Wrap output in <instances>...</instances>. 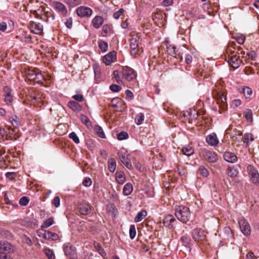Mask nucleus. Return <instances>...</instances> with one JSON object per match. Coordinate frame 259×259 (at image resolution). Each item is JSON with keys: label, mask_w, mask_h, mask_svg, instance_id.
<instances>
[{"label": "nucleus", "mask_w": 259, "mask_h": 259, "mask_svg": "<svg viewBox=\"0 0 259 259\" xmlns=\"http://www.w3.org/2000/svg\"><path fill=\"white\" fill-rule=\"evenodd\" d=\"M175 215L180 221L186 223L190 219L191 213L188 207L177 205L175 207Z\"/></svg>", "instance_id": "1"}, {"label": "nucleus", "mask_w": 259, "mask_h": 259, "mask_svg": "<svg viewBox=\"0 0 259 259\" xmlns=\"http://www.w3.org/2000/svg\"><path fill=\"white\" fill-rule=\"evenodd\" d=\"M26 76L28 80L34 81L38 83H42L44 79L42 74L36 69L28 70L26 72Z\"/></svg>", "instance_id": "2"}, {"label": "nucleus", "mask_w": 259, "mask_h": 259, "mask_svg": "<svg viewBox=\"0 0 259 259\" xmlns=\"http://www.w3.org/2000/svg\"><path fill=\"white\" fill-rule=\"evenodd\" d=\"M121 75L123 78L127 81L133 80L137 77L136 72L133 69L128 66L122 67Z\"/></svg>", "instance_id": "3"}, {"label": "nucleus", "mask_w": 259, "mask_h": 259, "mask_svg": "<svg viewBox=\"0 0 259 259\" xmlns=\"http://www.w3.org/2000/svg\"><path fill=\"white\" fill-rule=\"evenodd\" d=\"M30 100L35 105L40 106L45 102L42 94L40 92H35L30 96Z\"/></svg>", "instance_id": "4"}, {"label": "nucleus", "mask_w": 259, "mask_h": 259, "mask_svg": "<svg viewBox=\"0 0 259 259\" xmlns=\"http://www.w3.org/2000/svg\"><path fill=\"white\" fill-rule=\"evenodd\" d=\"M240 229L245 236L250 234V227L248 222L243 218H241L238 220Z\"/></svg>", "instance_id": "5"}, {"label": "nucleus", "mask_w": 259, "mask_h": 259, "mask_svg": "<svg viewBox=\"0 0 259 259\" xmlns=\"http://www.w3.org/2000/svg\"><path fill=\"white\" fill-rule=\"evenodd\" d=\"M192 237L195 241H203L206 237V233L203 229L196 228L193 231Z\"/></svg>", "instance_id": "6"}, {"label": "nucleus", "mask_w": 259, "mask_h": 259, "mask_svg": "<svg viewBox=\"0 0 259 259\" xmlns=\"http://www.w3.org/2000/svg\"><path fill=\"white\" fill-rule=\"evenodd\" d=\"M38 235L39 237L41 236V234L44 238L47 240H56L58 239V235L55 233L49 231L41 230L37 232Z\"/></svg>", "instance_id": "7"}, {"label": "nucleus", "mask_w": 259, "mask_h": 259, "mask_svg": "<svg viewBox=\"0 0 259 259\" xmlns=\"http://www.w3.org/2000/svg\"><path fill=\"white\" fill-rule=\"evenodd\" d=\"M76 12L77 15L81 17H89L93 13V11L91 8L84 6L77 8Z\"/></svg>", "instance_id": "8"}, {"label": "nucleus", "mask_w": 259, "mask_h": 259, "mask_svg": "<svg viewBox=\"0 0 259 259\" xmlns=\"http://www.w3.org/2000/svg\"><path fill=\"white\" fill-rule=\"evenodd\" d=\"M247 170L249 173L252 183L259 185V174L258 171L251 165L247 166Z\"/></svg>", "instance_id": "9"}, {"label": "nucleus", "mask_w": 259, "mask_h": 259, "mask_svg": "<svg viewBox=\"0 0 259 259\" xmlns=\"http://www.w3.org/2000/svg\"><path fill=\"white\" fill-rule=\"evenodd\" d=\"M139 37L133 36L130 40L131 54L132 55H136L138 53V44Z\"/></svg>", "instance_id": "10"}, {"label": "nucleus", "mask_w": 259, "mask_h": 259, "mask_svg": "<svg viewBox=\"0 0 259 259\" xmlns=\"http://www.w3.org/2000/svg\"><path fill=\"white\" fill-rule=\"evenodd\" d=\"M64 251L65 255L70 259H75L76 253L75 248L71 245H65L64 248Z\"/></svg>", "instance_id": "11"}, {"label": "nucleus", "mask_w": 259, "mask_h": 259, "mask_svg": "<svg viewBox=\"0 0 259 259\" xmlns=\"http://www.w3.org/2000/svg\"><path fill=\"white\" fill-rule=\"evenodd\" d=\"M29 28L31 32L36 34H41L43 32L42 24L35 22H31Z\"/></svg>", "instance_id": "12"}, {"label": "nucleus", "mask_w": 259, "mask_h": 259, "mask_svg": "<svg viewBox=\"0 0 259 259\" xmlns=\"http://www.w3.org/2000/svg\"><path fill=\"white\" fill-rule=\"evenodd\" d=\"M118 156L122 163L128 168L132 169L133 166L130 159L128 158V154L126 152L122 153V152L118 153Z\"/></svg>", "instance_id": "13"}, {"label": "nucleus", "mask_w": 259, "mask_h": 259, "mask_svg": "<svg viewBox=\"0 0 259 259\" xmlns=\"http://www.w3.org/2000/svg\"><path fill=\"white\" fill-rule=\"evenodd\" d=\"M228 59L229 60V63L234 68L237 69L240 66L241 60L239 59V56L236 55H232L230 58H228Z\"/></svg>", "instance_id": "14"}, {"label": "nucleus", "mask_w": 259, "mask_h": 259, "mask_svg": "<svg viewBox=\"0 0 259 259\" xmlns=\"http://www.w3.org/2000/svg\"><path fill=\"white\" fill-rule=\"evenodd\" d=\"M116 53L112 51L106 55L103 58V62L107 65H110L115 59Z\"/></svg>", "instance_id": "15"}, {"label": "nucleus", "mask_w": 259, "mask_h": 259, "mask_svg": "<svg viewBox=\"0 0 259 259\" xmlns=\"http://www.w3.org/2000/svg\"><path fill=\"white\" fill-rule=\"evenodd\" d=\"M218 103L220 104L223 110H225L227 108V97L222 93H219L218 95Z\"/></svg>", "instance_id": "16"}, {"label": "nucleus", "mask_w": 259, "mask_h": 259, "mask_svg": "<svg viewBox=\"0 0 259 259\" xmlns=\"http://www.w3.org/2000/svg\"><path fill=\"white\" fill-rule=\"evenodd\" d=\"M12 249V245L6 241H2L0 242V253H7L10 252Z\"/></svg>", "instance_id": "17"}, {"label": "nucleus", "mask_w": 259, "mask_h": 259, "mask_svg": "<svg viewBox=\"0 0 259 259\" xmlns=\"http://www.w3.org/2000/svg\"><path fill=\"white\" fill-rule=\"evenodd\" d=\"M53 7L56 11L62 15H66L67 13V10L66 7L60 2H54L53 4Z\"/></svg>", "instance_id": "18"}, {"label": "nucleus", "mask_w": 259, "mask_h": 259, "mask_svg": "<svg viewBox=\"0 0 259 259\" xmlns=\"http://www.w3.org/2000/svg\"><path fill=\"white\" fill-rule=\"evenodd\" d=\"M224 159L229 163H235L237 160V157L233 153L226 152L224 154Z\"/></svg>", "instance_id": "19"}, {"label": "nucleus", "mask_w": 259, "mask_h": 259, "mask_svg": "<svg viewBox=\"0 0 259 259\" xmlns=\"http://www.w3.org/2000/svg\"><path fill=\"white\" fill-rule=\"evenodd\" d=\"M206 142L211 146H216L219 143V140L215 134H212L209 135L206 139Z\"/></svg>", "instance_id": "20"}, {"label": "nucleus", "mask_w": 259, "mask_h": 259, "mask_svg": "<svg viewBox=\"0 0 259 259\" xmlns=\"http://www.w3.org/2000/svg\"><path fill=\"white\" fill-rule=\"evenodd\" d=\"M24 225L28 227L34 228L38 225V222L34 218H26L24 221Z\"/></svg>", "instance_id": "21"}, {"label": "nucleus", "mask_w": 259, "mask_h": 259, "mask_svg": "<svg viewBox=\"0 0 259 259\" xmlns=\"http://www.w3.org/2000/svg\"><path fill=\"white\" fill-rule=\"evenodd\" d=\"M205 158L210 162H215L217 160V154L212 151H207L204 154Z\"/></svg>", "instance_id": "22"}, {"label": "nucleus", "mask_w": 259, "mask_h": 259, "mask_svg": "<svg viewBox=\"0 0 259 259\" xmlns=\"http://www.w3.org/2000/svg\"><path fill=\"white\" fill-rule=\"evenodd\" d=\"M92 22L94 27L98 29L103 25L104 20L101 16H96L93 19Z\"/></svg>", "instance_id": "23"}, {"label": "nucleus", "mask_w": 259, "mask_h": 259, "mask_svg": "<svg viewBox=\"0 0 259 259\" xmlns=\"http://www.w3.org/2000/svg\"><path fill=\"white\" fill-rule=\"evenodd\" d=\"M222 235L225 240H230L233 237V233L231 228L229 227H225L223 230Z\"/></svg>", "instance_id": "24"}, {"label": "nucleus", "mask_w": 259, "mask_h": 259, "mask_svg": "<svg viewBox=\"0 0 259 259\" xmlns=\"http://www.w3.org/2000/svg\"><path fill=\"white\" fill-rule=\"evenodd\" d=\"M168 53L172 57H177L179 56L178 50H177L176 47L174 45H170L167 46Z\"/></svg>", "instance_id": "25"}, {"label": "nucleus", "mask_w": 259, "mask_h": 259, "mask_svg": "<svg viewBox=\"0 0 259 259\" xmlns=\"http://www.w3.org/2000/svg\"><path fill=\"white\" fill-rule=\"evenodd\" d=\"M68 105L73 111L75 112H79L81 109V106L78 103L73 101H69Z\"/></svg>", "instance_id": "26"}, {"label": "nucleus", "mask_w": 259, "mask_h": 259, "mask_svg": "<svg viewBox=\"0 0 259 259\" xmlns=\"http://www.w3.org/2000/svg\"><path fill=\"white\" fill-rule=\"evenodd\" d=\"M175 221V219L172 215H167L163 220V224L167 227L172 226V223Z\"/></svg>", "instance_id": "27"}, {"label": "nucleus", "mask_w": 259, "mask_h": 259, "mask_svg": "<svg viewBox=\"0 0 259 259\" xmlns=\"http://www.w3.org/2000/svg\"><path fill=\"white\" fill-rule=\"evenodd\" d=\"M9 120L15 128L20 125L19 118L16 115L10 117Z\"/></svg>", "instance_id": "28"}, {"label": "nucleus", "mask_w": 259, "mask_h": 259, "mask_svg": "<svg viewBox=\"0 0 259 259\" xmlns=\"http://www.w3.org/2000/svg\"><path fill=\"white\" fill-rule=\"evenodd\" d=\"M79 211L82 214H87L90 212L91 208L88 204H80L78 206Z\"/></svg>", "instance_id": "29"}, {"label": "nucleus", "mask_w": 259, "mask_h": 259, "mask_svg": "<svg viewBox=\"0 0 259 259\" xmlns=\"http://www.w3.org/2000/svg\"><path fill=\"white\" fill-rule=\"evenodd\" d=\"M133 190V187L131 184H126L123 189V193L125 196H128L131 194Z\"/></svg>", "instance_id": "30"}, {"label": "nucleus", "mask_w": 259, "mask_h": 259, "mask_svg": "<svg viewBox=\"0 0 259 259\" xmlns=\"http://www.w3.org/2000/svg\"><path fill=\"white\" fill-rule=\"evenodd\" d=\"M116 181L119 184H123L125 182V177L123 172H116Z\"/></svg>", "instance_id": "31"}, {"label": "nucleus", "mask_w": 259, "mask_h": 259, "mask_svg": "<svg viewBox=\"0 0 259 259\" xmlns=\"http://www.w3.org/2000/svg\"><path fill=\"white\" fill-rule=\"evenodd\" d=\"M147 211L145 210L138 212L135 218V222L136 223L141 222L147 215Z\"/></svg>", "instance_id": "32"}, {"label": "nucleus", "mask_w": 259, "mask_h": 259, "mask_svg": "<svg viewBox=\"0 0 259 259\" xmlns=\"http://www.w3.org/2000/svg\"><path fill=\"white\" fill-rule=\"evenodd\" d=\"M182 151L184 155L188 156L192 155L194 152V149L190 145H187L184 147L182 149Z\"/></svg>", "instance_id": "33"}, {"label": "nucleus", "mask_w": 259, "mask_h": 259, "mask_svg": "<svg viewBox=\"0 0 259 259\" xmlns=\"http://www.w3.org/2000/svg\"><path fill=\"white\" fill-rule=\"evenodd\" d=\"M108 168L110 172H113L115 171L116 166V164L114 159L111 158L108 161Z\"/></svg>", "instance_id": "34"}, {"label": "nucleus", "mask_w": 259, "mask_h": 259, "mask_svg": "<svg viewBox=\"0 0 259 259\" xmlns=\"http://www.w3.org/2000/svg\"><path fill=\"white\" fill-rule=\"evenodd\" d=\"M95 131L96 132L97 135L101 138L104 139L105 138V134L103 131L102 128L99 125H96L95 126Z\"/></svg>", "instance_id": "35"}, {"label": "nucleus", "mask_w": 259, "mask_h": 259, "mask_svg": "<svg viewBox=\"0 0 259 259\" xmlns=\"http://www.w3.org/2000/svg\"><path fill=\"white\" fill-rule=\"evenodd\" d=\"M64 1L71 7H74L81 3V0H64Z\"/></svg>", "instance_id": "36"}, {"label": "nucleus", "mask_w": 259, "mask_h": 259, "mask_svg": "<svg viewBox=\"0 0 259 259\" xmlns=\"http://www.w3.org/2000/svg\"><path fill=\"white\" fill-rule=\"evenodd\" d=\"M145 119L144 114L142 113H140L137 115L135 118V122L137 125H140Z\"/></svg>", "instance_id": "37"}, {"label": "nucleus", "mask_w": 259, "mask_h": 259, "mask_svg": "<svg viewBox=\"0 0 259 259\" xmlns=\"http://www.w3.org/2000/svg\"><path fill=\"white\" fill-rule=\"evenodd\" d=\"M242 93L245 98H248L252 95V92L250 88L246 87L243 88Z\"/></svg>", "instance_id": "38"}, {"label": "nucleus", "mask_w": 259, "mask_h": 259, "mask_svg": "<svg viewBox=\"0 0 259 259\" xmlns=\"http://www.w3.org/2000/svg\"><path fill=\"white\" fill-rule=\"evenodd\" d=\"M46 255L49 259H55V255L52 250L49 248H46L44 250Z\"/></svg>", "instance_id": "39"}, {"label": "nucleus", "mask_w": 259, "mask_h": 259, "mask_svg": "<svg viewBox=\"0 0 259 259\" xmlns=\"http://www.w3.org/2000/svg\"><path fill=\"white\" fill-rule=\"evenodd\" d=\"M53 219L50 218L47 220H46L44 223L41 225V227L42 228H47L51 226L54 224Z\"/></svg>", "instance_id": "40"}, {"label": "nucleus", "mask_w": 259, "mask_h": 259, "mask_svg": "<svg viewBox=\"0 0 259 259\" xmlns=\"http://www.w3.org/2000/svg\"><path fill=\"white\" fill-rule=\"evenodd\" d=\"M234 38L239 44L242 45L244 42L245 36L243 34H238L234 36Z\"/></svg>", "instance_id": "41"}, {"label": "nucleus", "mask_w": 259, "mask_h": 259, "mask_svg": "<svg viewBox=\"0 0 259 259\" xmlns=\"http://www.w3.org/2000/svg\"><path fill=\"white\" fill-rule=\"evenodd\" d=\"M99 47L103 52H105L108 48V44L104 41H100L99 42Z\"/></svg>", "instance_id": "42"}, {"label": "nucleus", "mask_w": 259, "mask_h": 259, "mask_svg": "<svg viewBox=\"0 0 259 259\" xmlns=\"http://www.w3.org/2000/svg\"><path fill=\"white\" fill-rule=\"evenodd\" d=\"M129 233L130 238L133 239L136 235V230L135 225H132L130 226Z\"/></svg>", "instance_id": "43"}, {"label": "nucleus", "mask_w": 259, "mask_h": 259, "mask_svg": "<svg viewBox=\"0 0 259 259\" xmlns=\"http://www.w3.org/2000/svg\"><path fill=\"white\" fill-rule=\"evenodd\" d=\"M238 174L237 170L234 168H229L228 169V175L232 178L236 177Z\"/></svg>", "instance_id": "44"}, {"label": "nucleus", "mask_w": 259, "mask_h": 259, "mask_svg": "<svg viewBox=\"0 0 259 259\" xmlns=\"http://www.w3.org/2000/svg\"><path fill=\"white\" fill-rule=\"evenodd\" d=\"M69 138L72 139L73 142L76 144H78L79 143V139L74 132H72L69 135Z\"/></svg>", "instance_id": "45"}, {"label": "nucleus", "mask_w": 259, "mask_h": 259, "mask_svg": "<svg viewBox=\"0 0 259 259\" xmlns=\"http://www.w3.org/2000/svg\"><path fill=\"white\" fill-rule=\"evenodd\" d=\"M198 171L199 173L203 177H206L209 175V172L207 169L202 166L199 167Z\"/></svg>", "instance_id": "46"}, {"label": "nucleus", "mask_w": 259, "mask_h": 259, "mask_svg": "<svg viewBox=\"0 0 259 259\" xmlns=\"http://www.w3.org/2000/svg\"><path fill=\"white\" fill-rule=\"evenodd\" d=\"M235 51V48L231 46H229L226 50V54L227 56H226L227 58H230L232 55H234Z\"/></svg>", "instance_id": "47"}, {"label": "nucleus", "mask_w": 259, "mask_h": 259, "mask_svg": "<svg viewBox=\"0 0 259 259\" xmlns=\"http://www.w3.org/2000/svg\"><path fill=\"white\" fill-rule=\"evenodd\" d=\"M128 135L127 133L122 132L117 135V139L118 140H123L127 139Z\"/></svg>", "instance_id": "48"}, {"label": "nucleus", "mask_w": 259, "mask_h": 259, "mask_svg": "<svg viewBox=\"0 0 259 259\" xmlns=\"http://www.w3.org/2000/svg\"><path fill=\"white\" fill-rule=\"evenodd\" d=\"M241 104V101L240 99H235L231 102L230 106L232 108H237L239 107Z\"/></svg>", "instance_id": "49"}, {"label": "nucleus", "mask_w": 259, "mask_h": 259, "mask_svg": "<svg viewBox=\"0 0 259 259\" xmlns=\"http://www.w3.org/2000/svg\"><path fill=\"white\" fill-rule=\"evenodd\" d=\"M92 184V181L90 178L86 177L82 182V185L86 187H90Z\"/></svg>", "instance_id": "50"}, {"label": "nucleus", "mask_w": 259, "mask_h": 259, "mask_svg": "<svg viewBox=\"0 0 259 259\" xmlns=\"http://www.w3.org/2000/svg\"><path fill=\"white\" fill-rule=\"evenodd\" d=\"M244 139H245V142L247 144L250 142L253 141L254 140L253 135L250 133L246 134L244 135Z\"/></svg>", "instance_id": "51"}, {"label": "nucleus", "mask_w": 259, "mask_h": 259, "mask_svg": "<svg viewBox=\"0 0 259 259\" xmlns=\"http://www.w3.org/2000/svg\"><path fill=\"white\" fill-rule=\"evenodd\" d=\"M29 199L28 197L24 196L20 198L19 203L21 205L26 206L29 202Z\"/></svg>", "instance_id": "52"}, {"label": "nucleus", "mask_w": 259, "mask_h": 259, "mask_svg": "<svg viewBox=\"0 0 259 259\" xmlns=\"http://www.w3.org/2000/svg\"><path fill=\"white\" fill-rule=\"evenodd\" d=\"M110 89L113 92H118L121 89V88L115 84H112L110 86Z\"/></svg>", "instance_id": "53"}, {"label": "nucleus", "mask_w": 259, "mask_h": 259, "mask_svg": "<svg viewBox=\"0 0 259 259\" xmlns=\"http://www.w3.org/2000/svg\"><path fill=\"white\" fill-rule=\"evenodd\" d=\"M52 203L56 207H58L60 204V199L58 196H56L52 200Z\"/></svg>", "instance_id": "54"}, {"label": "nucleus", "mask_w": 259, "mask_h": 259, "mask_svg": "<svg viewBox=\"0 0 259 259\" xmlns=\"http://www.w3.org/2000/svg\"><path fill=\"white\" fill-rule=\"evenodd\" d=\"M124 10L123 9H120L113 14V17L115 19H118L120 16L124 13Z\"/></svg>", "instance_id": "55"}, {"label": "nucleus", "mask_w": 259, "mask_h": 259, "mask_svg": "<svg viewBox=\"0 0 259 259\" xmlns=\"http://www.w3.org/2000/svg\"><path fill=\"white\" fill-rule=\"evenodd\" d=\"M4 101L7 105H11L13 101V96H9L5 97Z\"/></svg>", "instance_id": "56"}, {"label": "nucleus", "mask_w": 259, "mask_h": 259, "mask_svg": "<svg viewBox=\"0 0 259 259\" xmlns=\"http://www.w3.org/2000/svg\"><path fill=\"white\" fill-rule=\"evenodd\" d=\"M4 97L9 96H12V95L11 94V90L8 87H5L4 88Z\"/></svg>", "instance_id": "57"}, {"label": "nucleus", "mask_w": 259, "mask_h": 259, "mask_svg": "<svg viewBox=\"0 0 259 259\" xmlns=\"http://www.w3.org/2000/svg\"><path fill=\"white\" fill-rule=\"evenodd\" d=\"M113 75L117 82H118V83L122 82L119 76V72L118 71H114L113 72Z\"/></svg>", "instance_id": "58"}, {"label": "nucleus", "mask_w": 259, "mask_h": 259, "mask_svg": "<svg viewBox=\"0 0 259 259\" xmlns=\"http://www.w3.org/2000/svg\"><path fill=\"white\" fill-rule=\"evenodd\" d=\"M72 98L77 102H81L83 100V97L82 95H75L72 96Z\"/></svg>", "instance_id": "59"}, {"label": "nucleus", "mask_w": 259, "mask_h": 259, "mask_svg": "<svg viewBox=\"0 0 259 259\" xmlns=\"http://www.w3.org/2000/svg\"><path fill=\"white\" fill-rule=\"evenodd\" d=\"M245 117L247 120H249L252 118V111L250 109H246L245 111Z\"/></svg>", "instance_id": "60"}, {"label": "nucleus", "mask_w": 259, "mask_h": 259, "mask_svg": "<svg viewBox=\"0 0 259 259\" xmlns=\"http://www.w3.org/2000/svg\"><path fill=\"white\" fill-rule=\"evenodd\" d=\"M258 257H256L253 253L249 252L246 255V259H258Z\"/></svg>", "instance_id": "61"}, {"label": "nucleus", "mask_w": 259, "mask_h": 259, "mask_svg": "<svg viewBox=\"0 0 259 259\" xmlns=\"http://www.w3.org/2000/svg\"><path fill=\"white\" fill-rule=\"evenodd\" d=\"M173 0H163L162 5L164 7L169 6L172 5Z\"/></svg>", "instance_id": "62"}, {"label": "nucleus", "mask_w": 259, "mask_h": 259, "mask_svg": "<svg viewBox=\"0 0 259 259\" xmlns=\"http://www.w3.org/2000/svg\"><path fill=\"white\" fill-rule=\"evenodd\" d=\"M247 55L248 56L249 58L251 59L252 60H255L256 54L254 51L247 53Z\"/></svg>", "instance_id": "63"}, {"label": "nucleus", "mask_w": 259, "mask_h": 259, "mask_svg": "<svg viewBox=\"0 0 259 259\" xmlns=\"http://www.w3.org/2000/svg\"><path fill=\"white\" fill-rule=\"evenodd\" d=\"M0 259H13L10 255L7 253H0Z\"/></svg>", "instance_id": "64"}]
</instances>
